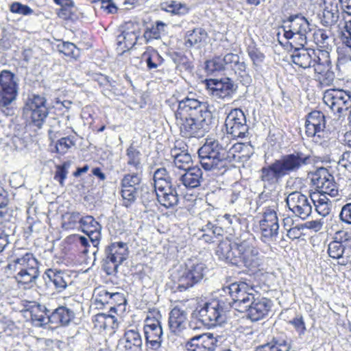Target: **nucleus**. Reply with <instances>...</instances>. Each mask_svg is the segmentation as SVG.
Instances as JSON below:
<instances>
[{"label":"nucleus","mask_w":351,"mask_h":351,"mask_svg":"<svg viewBox=\"0 0 351 351\" xmlns=\"http://www.w3.org/2000/svg\"><path fill=\"white\" fill-rule=\"evenodd\" d=\"M143 173L130 171V173L125 174L120 182L121 189H130L139 191Z\"/></svg>","instance_id":"nucleus-39"},{"label":"nucleus","mask_w":351,"mask_h":351,"mask_svg":"<svg viewBox=\"0 0 351 351\" xmlns=\"http://www.w3.org/2000/svg\"><path fill=\"white\" fill-rule=\"evenodd\" d=\"M109 295H110V292L104 289H99L97 293L95 300L101 304H109Z\"/></svg>","instance_id":"nucleus-62"},{"label":"nucleus","mask_w":351,"mask_h":351,"mask_svg":"<svg viewBox=\"0 0 351 351\" xmlns=\"http://www.w3.org/2000/svg\"><path fill=\"white\" fill-rule=\"evenodd\" d=\"M141 32L138 28L125 29L117 37V45L123 51L130 50L136 45Z\"/></svg>","instance_id":"nucleus-33"},{"label":"nucleus","mask_w":351,"mask_h":351,"mask_svg":"<svg viewBox=\"0 0 351 351\" xmlns=\"http://www.w3.org/2000/svg\"><path fill=\"white\" fill-rule=\"evenodd\" d=\"M153 180L154 191L177 184L173 182L169 172L164 167L158 168L154 171Z\"/></svg>","instance_id":"nucleus-40"},{"label":"nucleus","mask_w":351,"mask_h":351,"mask_svg":"<svg viewBox=\"0 0 351 351\" xmlns=\"http://www.w3.org/2000/svg\"><path fill=\"white\" fill-rule=\"evenodd\" d=\"M221 291L231 298L229 306L240 312H247L253 322L261 320L269 315L273 302L261 295L256 287L245 282H234L223 286Z\"/></svg>","instance_id":"nucleus-2"},{"label":"nucleus","mask_w":351,"mask_h":351,"mask_svg":"<svg viewBox=\"0 0 351 351\" xmlns=\"http://www.w3.org/2000/svg\"><path fill=\"white\" fill-rule=\"evenodd\" d=\"M80 228L85 233L94 247H97L101 238V225L91 215L83 217Z\"/></svg>","instance_id":"nucleus-27"},{"label":"nucleus","mask_w":351,"mask_h":351,"mask_svg":"<svg viewBox=\"0 0 351 351\" xmlns=\"http://www.w3.org/2000/svg\"><path fill=\"white\" fill-rule=\"evenodd\" d=\"M346 246L344 244L339 243L333 240L328 245V254L329 256L334 259L343 258L345 252Z\"/></svg>","instance_id":"nucleus-49"},{"label":"nucleus","mask_w":351,"mask_h":351,"mask_svg":"<svg viewBox=\"0 0 351 351\" xmlns=\"http://www.w3.org/2000/svg\"><path fill=\"white\" fill-rule=\"evenodd\" d=\"M47 99L44 95L28 94L23 108V116L29 124L40 129L47 119L49 111Z\"/></svg>","instance_id":"nucleus-10"},{"label":"nucleus","mask_w":351,"mask_h":351,"mask_svg":"<svg viewBox=\"0 0 351 351\" xmlns=\"http://www.w3.org/2000/svg\"><path fill=\"white\" fill-rule=\"evenodd\" d=\"M178 186V184H176L155 190L158 202L166 208H171L177 206L179 202Z\"/></svg>","instance_id":"nucleus-28"},{"label":"nucleus","mask_w":351,"mask_h":351,"mask_svg":"<svg viewBox=\"0 0 351 351\" xmlns=\"http://www.w3.org/2000/svg\"><path fill=\"white\" fill-rule=\"evenodd\" d=\"M286 203L289 209L295 215L304 220L307 219L312 213V204L311 197L300 191L291 192L286 198Z\"/></svg>","instance_id":"nucleus-17"},{"label":"nucleus","mask_w":351,"mask_h":351,"mask_svg":"<svg viewBox=\"0 0 351 351\" xmlns=\"http://www.w3.org/2000/svg\"><path fill=\"white\" fill-rule=\"evenodd\" d=\"M75 145L73 138L70 136L62 137L59 139L56 144V152L60 154H64L72 147Z\"/></svg>","instance_id":"nucleus-53"},{"label":"nucleus","mask_w":351,"mask_h":351,"mask_svg":"<svg viewBox=\"0 0 351 351\" xmlns=\"http://www.w3.org/2000/svg\"><path fill=\"white\" fill-rule=\"evenodd\" d=\"M70 166L71 162L65 161L62 165H59L56 167V170L54 175V179L57 180L62 186L64 184V180L66 178L68 169Z\"/></svg>","instance_id":"nucleus-50"},{"label":"nucleus","mask_w":351,"mask_h":351,"mask_svg":"<svg viewBox=\"0 0 351 351\" xmlns=\"http://www.w3.org/2000/svg\"><path fill=\"white\" fill-rule=\"evenodd\" d=\"M43 278L46 284L49 286L52 285L58 293L64 291L71 282L69 275L56 269H47L43 274Z\"/></svg>","instance_id":"nucleus-26"},{"label":"nucleus","mask_w":351,"mask_h":351,"mask_svg":"<svg viewBox=\"0 0 351 351\" xmlns=\"http://www.w3.org/2000/svg\"><path fill=\"white\" fill-rule=\"evenodd\" d=\"M312 181L320 189L317 193L328 195L332 197L339 196V191L334 177L328 172V169L322 167L316 170L313 176Z\"/></svg>","instance_id":"nucleus-19"},{"label":"nucleus","mask_w":351,"mask_h":351,"mask_svg":"<svg viewBox=\"0 0 351 351\" xmlns=\"http://www.w3.org/2000/svg\"><path fill=\"white\" fill-rule=\"evenodd\" d=\"M236 253L234 240L232 243L229 241L220 242L215 252L219 259L237 265Z\"/></svg>","instance_id":"nucleus-34"},{"label":"nucleus","mask_w":351,"mask_h":351,"mask_svg":"<svg viewBox=\"0 0 351 351\" xmlns=\"http://www.w3.org/2000/svg\"><path fill=\"white\" fill-rule=\"evenodd\" d=\"M208 272V268L202 262L189 259L172 274L173 292H184L199 284Z\"/></svg>","instance_id":"nucleus-5"},{"label":"nucleus","mask_w":351,"mask_h":351,"mask_svg":"<svg viewBox=\"0 0 351 351\" xmlns=\"http://www.w3.org/2000/svg\"><path fill=\"white\" fill-rule=\"evenodd\" d=\"M311 200L319 215L326 217L330 213L331 202L326 195L323 193H314L311 195Z\"/></svg>","instance_id":"nucleus-36"},{"label":"nucleus","mask_w":351,"mask_h":351,"mask_svg":"<svg viewBox=\"0 0 351 351\" xmlns=\"http://www.w3.org/2000/svg\"><path fill=\"white\" fill-rule=\"evenodd\" d=\"M144 333L145 340L162 339V328L159 320L147 317L145 320Z\"/></svg>","instance_id":"nucleus-35"},{"label":"nucleus","mask_w":351,"mask_h":351,"mask_svg":"<svg viewBox=\"0 0 351 351\" xmlns=\"http://www.w3.org/2000/svg\"><path fill=\"white\" fill-rule=\"evenodd\" d=\"M247 53L252 62L254 69L255 70L260 69L265 60V54L261 51L255 44L250 45L247 47Z\"/></svg>","instance_id":"nucleus-45"},{"label":"nucleus","mask_w":351,"mask_h":351,"mask_svg":"<svg viewBox=\"0 0 351 351\" xmlns=\"http://www.w3.org/2000/svg\"><path fill=\"white\" fill-rule=\"evenodd\" d=\"M10 10L12 13L22 14L25 16L32 14L33 10L27 5H23L19 2H14L10 5Z\"/></svg>","instance_id":"nucleus-57"},{"label":"nucleus","mask_w":351,"mask_h":351,"mask_svg":"<svg viewBox=\"0 0 351 351\" xmlns=\"http://www.w3.org/2000/svg\"><path fill=\"white\" fill-rule=\"evenodd\" d=\"M333 241L346 245L351 241V233L346 230H338L334 234Z\"/></svg>","instance_id":"nucleus-60"},{"label":"nucleus","mask_w":351,"mask_h":351,"mask_svg":"<svg viewBox=\"0 0 351 351\" xmlns=\"http://www.w3.org/2000/svg\"><path fill=\"white\" fill-rule=\"evenodd\" d=\"M108 299L110 300L109 304L113 305L110 308V311L111 312L115 311L116 306L125 305L127 302L124 294L120 292H110Z\"/></svg>","instance_id":"nucleus-54"},{"label":"nucleus","mask_w":351,"mask_h":351,"mask_svg":"<svg viewBox=\"0 0 351 351\" xmlns=\"http://www.w3.org/2000/svg\"><path fill=\"white\" fill-rule=\"evenodd\" d=\"M187 325V313L186 311L174 307L169 313V326L170 330L176 335H180L186 329Z\"/></svg>","instance_id":"nucleus-29"},{"label":"nucleus","mask_w":351,"mask_h":351,"mask_svg":"<svg viewBox=\"0 0 351 351\" xmlns=\"http://www.w3.org/2000/svg\"><path fill=\"white\" fill-rule=\"evenodd\" d=\"M230 150L229 144L223 140L206 139L197 152L202 167L215 173H223L234 156Z\"/></svg>","instance_id":"nucleus-4"},{"label":"nucleus","mask_w":351,"mask_h":351,"mask_svg":"<svg viewBox=\"0 0 351 351\" xmlns=\"http://www.w3.org/2000/svg\"><path fill=\"white\" fill-rule=\"evenodd\" d=\"M322 11L318 18L322 25L332 27L339 21V11L337 0H322Z\"/></svg>","instance_id":"nucleus-24"},{"label":"nucleus","mask_w":351,"mask_h":351,"mask_svg":"<svg viewBox=\"0 0 351 351\" xmlns=\"http://www.w3.org/2000/svg\"><path fill=\"white\" fill-rule=\"evenodd\" d=\"M290 323L294 326L300 335H304L306 332V326L302 315L294 317Z\"/></svg>","instance_id":"nucleus-61"},{"label":"nucleus","mask_w":351,"mask_h":351,"mask_svg":"<svg viewBox=\"0 0 351 351\" xmlns=\"http://www.w3.org/2000/svg\"><path fill=\"white\" fill-rule=\"evenodd\" d=\"M281 28L286 39L298 37L299 46H304L307 43L306 35L311 31L308 21L302 14H291L283 19Z\"/></svg>","instance_id":"nucleus-11"},{"label":"nucleus","mask_w":351,"mask_h":351,"mask_svg":"<svg viewBox=\"0 0 351 351\" xmlns=\"http://www.w3.org/2000/svg\"><path fill=\"white\" fill-rule=\"evenodd\" d=\"M162 342V339H149V340H145L146 346L151 351H158L161 348Z\"/></svg>","instance_id":"nucleus-64"},{"label":"nucleus","mask_w":351,"mask_h":351,"mask_svg":"<svg viewBox=\"0 0 351 351\" xmlns=\"http://www.w3.org/2000/svg\"><path fill=\"white\" fill-rule=\"evenodd\" d=\"M346 31L341 36L343 44L348 47L347 57L351 61V21L346 25Z\"/></svg>","instance_id":"nucleus-58"},{"label":"nucleus","mask_w":351,"mask_h":351,"mask_svg":"<svg viewBox=\"0 0 351 351\" xmlns=\"http://www.w3.org/2000/svg\"><path fill=\"white\" fill-rule=\"evenodd\" d=\"M274 207L267 206L260 221L261 240L264 243L276 241L278 234V219Z\"/></svg>","instance_id":"nucleus-16"},{"label":"nucleus","mask_w":351,"mask_h":351,"mask_svg":"<svg viewBox=\"0 0 351 351\" xmlns=\"http://www.w3.org/2000/svg\"><path fill=\"white\" fill-rule=\"evenodd\" d=\"M57 50L64 56L77 59L80 56V49L75 44L62 41L56 46Z\"/></svg>","instance_id":"nucleus-46"},{"label":"nucleus","mask_w":351,"mask_h":351,"mask_svg":"<svg viewBox=\"0 0 351 351\" xmlns=\"http://www.w3.org/2000/svg\"><path fill=\"white\" fill-rule=\"evenodd\" d=\"M234 247L237 265L243 264L250 269H257L262 263L254 237L250 232H244L234 239Z\"/></svg>","instance_id":"nucleus-7"},{"label":"nucleus","mask_w":351,"mask_h":351,"mask_svg":"<svg viewBox=\"0 0 351 351\" xmlns=\"http://www.w3.org/2000/svg\"><path fill=\"white\" fill-rule=\"evenodd\" d=\"M6 269L11 273L17 272L14 278L19 284L35 282L39 276V263L32 253L10 260Z\"/></svg>","instance_id":"nucleus-6"},{"label":"nucleus","mask_w":351,"mask_h":351,"mask_svg":"<svg viewBox=\"0 0 351 351\" xmlns=\"http://www.w3.org/2000/svg\"><path fill=\"white\" fill-rule=\"evenodd\" d=\"M181 8H182V5L180 3L177 1H171L170 3H167L165 7L163 8L166 11L172 12L173 14H180L181 13Z\"/></svg>","instance_id":"nucleus-63"},{"label":"nucleus","mask_w":351,"mask_h":351,"mask_svg":"<svg viewBox=\"0 0 351 351\" xmlns=\"http://www.w3.org/2000/svg\"><path fill=\"white\" fill-rule=\"evenodd\" d=\"M200 231L203 233H210L216 238L223 236L224 233V230L221 227L210 221H208L205 225L202 226Z\"/></svg>","instance_id":"nucleus-55"},{"label":"nucleus","mask_w":351,"mask_h":351,"mask_svg":"<svg viewBox=\"0 0 351 351\" xmlns=\"http://www.w3.org/2000/svg\"><path fill=\"white\" fill-rule=\"evenodd\" d=\"M128 247L124 242H114L105 249L103 258V269L108 274L117 272L118 267L128 256Z\"/></svg>","instance_id":"nucleus-12"},{"label":"nucleus","mask_w":351,"mask_h":351,"mask_svg":"<svg viewBox=\"0 0 351 351\" xmlns=\"http://www.w3.org/2000/svg\"><path fill=\"white\" fill-rule=\"evenodd\" d=\"M120 344L123 346L125 351L143 350V339L136 329L127 330L123 338L120 339Z\"/></svg>","instance_id":"nucleus-31"},{"label":"nucleus","mask_w":351,"mask_h":351,"mask_svg":"<svg viewBox=\"0 0 351 351\" xmlns=\"http://www.w3.org/2000/svg\"><path fill=\"white\" fill-rule=\"evenodd\" d=\"M223 61L226 70H231L240 79L243 84L250 83L252 80L244 61H241L239 56L233 53H228L223 57Z\"/></svg>","instance_id":"nucleus-21"},{"label":"nucleus","mask_w":351,"mask_h":351,"mask_svg":"<svg viewBox=\"0 0 351 351\" xmlns=\"http://www.w3.org/2000/svg\"><path fill=\"white\" fill-rule=\"evenodd\" d=\"M18 77L9 70L0 72V108L6 115H11L14 110L10 106L16 100L19 92Z\"/></svg>","instance_id":"nucleus-9"},{"label":"nucleus","mask_w":351,"mask_h":351,"mask_svg":"<svg viewBox=\"0 0 351 351\" xmlns=\"http://www.w3.org/2000/svg\"><path fill=\"white\" fill-rule=\"evenodd\" d=\"M143 58L146 62L148 71H157L163 62L164 59L157 50L150 48L143 54Z\"/></svg>","instance_id":"nucleus-41"},{"label":"nucleus","mask_w":351,"mask_h":351,"mask_svg":"<svg viewBox=\"0 0 351 351\" xmlns=\"http://www.w3.org/2000/svg\"><path fill=\"white\" fill-rule=\"evenodd\" d=\"M230 306L222 300L206 302L203 306L197 307L193 315L204 326L213 328L226 322V311Z\"/></svg>","instance_id":"nucleus-8"},{"label":"nucleus","mask_w":351,"mask_h":351,"mask_svg":"<svg viewBox=\"0 0 351 351\" xmlns=\"http://www.w3.org/2000/svg\"><path fill=\"white\" fill-rule=\"evenodd\" d=\"M207 90L208 95L216 101L218 99L228 101L232 98L236 91L234 84L229 77L220 80H210L207 83Z\"/></svg>","instance_id":"nucleus-18"},{"label":"nucleus","mask_w":351,"mask_h":351,"mask_svg":"<svg viewBox=\"0 0 351 351\" xmlns=\"http://www.w3.org/2000/svg\"><path fill=\"white\" fill-rule=\"evenodd\" d=\"M339 217L342 223L351 226V202L347 203L341 207Z\"/></svg>","instance_id":"nucleus-59"},{"label":"nucleus","mask_w":351,"mask_h":351,"mask_svg":"<svg viewBox=\"0 0 351 351\" xmlns=\"http://www.w3.org/2000/svg\"><path fill=\"white\" fill-rule=\"evenodd\" d=\"M125 157L129 171L143 172L145 162L143 154L133 144L126 149Z\"/></svg>","instance_id":"nucleus-30"},{"label":"nucleus","mask_w":351,"mask_h":351,"mask_svg":"<svg viewBox=\"0 0 351 351\" xmlns=\"http://www.w3.org/2000/svg\"><path fill=\"white\" fill-rule=\"evenodd\" d=\"M75 318V312L66 306L60 305L56 308H49V324L55 328L67 327Z\"/></svg>","instance_id":"nucleus-22"},{"label":"nucleus","mask_w":351,"mask_h":351,"mask_svg":"<svg viewBox=\"0 0 351 351\" xmlns=\"http://www.w3.org/2000/svg\"><path fill=\"white\" fill-rule=\"evenodd\" d=\"M171 156L173 157L175 166L184 171L191 168L189 165L192 162L191 156L185 150L173 149L171 151Z\"/></svg>","instance_id":"nucleus-42"},{"label":"nucleus","mask_w":351,"mask_h":351,"mask_svg":"<svg viewBox=\"0 0 351 351\" xmlns=\"http://www.w3.org/2000/svg\"><path fill=\"white\" fill-rule=\"evenodd\" d=\"M290 348L285 340L274 338L271 341L256 347L255 351H289Z\"/></svg>","instance_id":"nucleus-44"},{"label":"nucleus","mask_w":351,"mask_h":351,"mask_svg":"<svg viewBox=\"0 0 351 351\" xmlns=\"http://www.w3.org/2000/svg\"><path fill=\"white\" fill-rule=\"evenodd\" d=\"M205 69L208 73L213 75L215 72L225 71L223 58L217 56L206 62Z\"/></svg>","instance_id":"nucleus-47"},{"label":"nucleus","mask_w":351,"mask_h":351,"mask_svg":"<svg viewBox=\"0 0 351 351\" xmlns=\"http://www.w3.org/2000/svg\"><path fill=\"white\" fill-rule=\"evenodd\" d=\"M195 93L189 92L177 98L175 112L176 124L185 138H201L208 133L213 123V116L208 104L199 100Z\"/></svg>","instance_id":"nucleus-1"},{"label":"nucleus","mask_w":351,"mask_h":351,"mask_svg":"<svg viewBox=\"0 0 351 351\" xmlns=\"http://www.w3.org/2000/svg\"><path fill=\"white\" fill-rule=\"evenodd\" d=\"M30 317L34 326L45 328L49 324V307L44 304L37 306L35 310L33 309Z\"/></svg>","instance_id":"nucleus-38"},{"label":"nucleus","mask_w":351,"mask_h":351,"mask_svg":"<svg viewBox=\"0 0 351 351\" xmlns=\"http://www.w3.org/2000/svg\"><path fill=\"white\" fill-rule=\"evenodd\" d=\"M83 217H81L79 212H72L66 213L64 216V221L62 223V227L65 229H73L76 227L77 224H81V219Z\"/></svg>","instance_id":"nucleus-48"},{"label":"nucleus","mask_w":351,"mask_h":351,"mask_svg":"<svg viewBox=\"0 0 351 351\" xmlns=\"http://www.w3.org/2000/svg\"><path fill=\"white\" fill-rule=\"evenodd\" d=\"M225 126L227 134L233 138H243L248 133L245 115L239 108L230 110L225 120Z\"/></svg>","instance_id":"nucleus-15"},{"label":"nucleus","mask_w":351,"mask_h":351,"mask_svg":"<svg viewBox=\"0 0 351 351\" xmlns=\"http://www.w3.org/2000/svg\"><path fill=\"white\" fill-rule=\"evenodd\" d=\"M324 102L335 112L342 113L350 109L351 93L343 89H328L324 93Z\"/></svg>","instance_id":"nucleus-14"},{"label":"nucleus","mask_w":351,"mask_h":351,"mask_svg":"<svg viewBox=\"0 0 351 351\" xmlns=\"http://www.w3.org/2000/svg\"><path fill=\"white\" fill-rule=\"evenodd\" d=\"M8 202V192L0 185V219L8 220L10 215L5 209Z\"/></svg>","instance_id":"nucleus-52"},{"label":"nucleus","mask_w":351,"mask_h":351,"mask_svg":"<svg viewBox=\"0 0 351 351\" xmlns=\"http://www.w3.org/2000/svg\"><path fill=\"white\" fill-rule=\"evenodd\" d=\"M138 191L130 189H121V196L124 200L123 205L128 208L133 204L137 197Z\"/></svg>","instance_id":"nucleus-56"},{"label":"nucleus","mask_w":351,"mask_h":351,"mask_svg":"<svg viewBox=\"0 0 351 351\" xmlns=\"http://www.w3.org/2000/svg\"><path fill=\"white\" fill-rule=\"evenodd\" d=\"M217 340L212 333H204L191 338L185 344L187 351H215Z\"/></svg>","instance_id":"nucleus-25"},{"label":"nucleus","mask_w":351,"mask_h":351,"mask_svg":"<svg viewBox=\"0 0 351 351\" xmlns=\"http://www.w3.org/2000/svg\"><path fill=\"white\" fill-rule=\"evenodd\" d=\"M326 117L322 112L313 110L307 114L305 121L306 134L313 138L315 143L323 146L328 145V141L324 139Z\"/></svg>","instance_id":"nucleus-13"},{"label":"nucleus","mask_w":351,"mask_h":351,"mask_svg":"<svg viewBox=\"0 0 351 351\" xmlns=\"http://www.w3.org/2000/svg\"><path fill=\"white\" fill-rule=\"evenodd\" d=\"M311 161V155L308 152L298 149L263 167L260 170L259 179L263 182L265 191L275 190L284 177L298 172L310 165Z\"/></svg>","instance_id":"nucleus-3"},{"label":"nucleus","mask_w":351,"mask_h":351,"mask_svg":"<svg viewBox=\"0 0 351 351\" xmlns=\"http://www.w3.org/2000/svg\"><path fill=\"white\" fill-rule=\"evenodd\" d=\"M322 56H325V59L316 61L313 67L314 68L315 79L321 86L331 85L335 78V73L332 70V64L329 58L328 51L322 52Z\"/></svg>","instance_id":"nucleus-20"},{"label":"nucleus","mask_w":351,"mask_h":351,"mask_svg":"<svg viewBox=\"0 0 351 351\" xmlns=\"http://www.w3.org/2000/svg\"><path fill=\"white\" fill-rule=\"evenodd\" d=\"M167 25L160 21H157L150 27H147L143 34V38L146 43L152 40L160 38L161 35L165 33Z\"/></svg>","instance_id":"nucleus-43"},{"label":"nucleus","mask_w":351,"mask_h":351,"mask_svg":"<svg viewBox=\"0 0 351 351\" xmlns=\"http://www.w3.org/2000/svg\"><path fill=\"white\" fill-rule=\"evenodd\" d=\"M185 172L179 178L180 182L189 189H195L200 186L203 181L202 171L197 167L194 166L187 168Z\"/></svg>","instance_id":"nucleus-32"},{"label":"nucleus","mask_w":351,"mask_h":351,"mask_svg":"<svg viewBox=\"0 0 351 351\" xmlns=\"http://www.w3.org/2000/svg\"><path fill=\"white\" fill-rule=\"evenodd\" d=\"M304 47H294L291 54V60L295 64L302 69L313 67V64L319 60V56L314 49Z\"/></svg>","instance_id":"nucleus-23"},{"label":"nucleus","mask_w":351,"mask_h":351,"mask_svg":"<svg viewBox=\"0 0 351 351\" xmlns=\"http://www.w3.org/2000/svg\"><path fill=\"white\" fill-rule=\"evenodd\" d=\"M330 31L327 32L324 29H318L314 34V38L317 42V44L319 45L320 47L323 48L328 49L330 41Z\"/></svg>","instance_id":"nucleus-51"},{"label":"nucleus","mask_w":351,"mask_h":351,"mask_svg":"<svg viewBox=\"0 0 351 351\" xmlns=\"http://www.w3.org/2000/svg\"><path fill=\"white\" fill-rule=\"evenodd\" d=\"M208 36L206 30L202 27L194 28L186 33L184 38V44L187 47L197 46L202 42H204Z\"/></svg>","instance_id":"nucleus-37"}]
</instances>
